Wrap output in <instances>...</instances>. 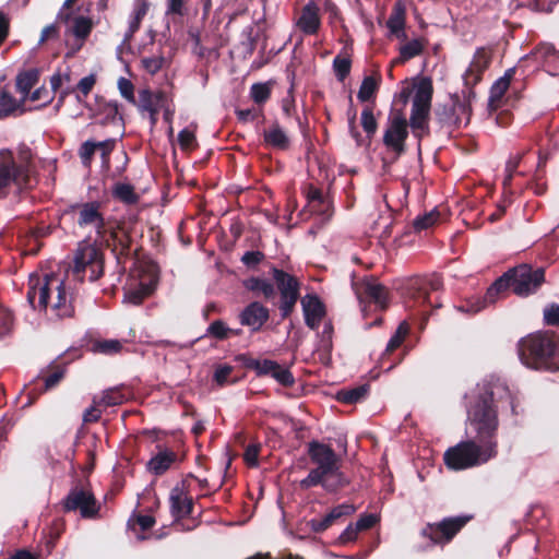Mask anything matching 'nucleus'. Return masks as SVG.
Returning a JSON list of instances; mask_svg holds the SVG:
<instances>
[{"mask_svg":"<svg viewBox=\"0 0 559 559\" xmlns=\"http://www.w3.org/2000/svg\"><path fill=\"white\" fill-rule=\"evenodd\" d=\"M104 265L105 258L100 248L91 243H81L74 252L66 277L49 273L43 277L29 278L27 301L33 309H47L50 305L58 318H72L79 292L71 281L83 284L85 278H88L90 282H95L103 276Z\"/></svg>","mask_w":559,"mask_h":559,"instance_id":"f257e3e1","label":"nucleus"},{"mask_svg":"<svg viewBox=\"0 0 559 559\" xmlns=\"http://www.w3.org/2000/svg\"><path fill=\"white\" fill-rule=\"evenodd\" d=\"M510 406L515 412V396L504 381L491 377L477 384L467 405V423L477 440L497 441L499 411Z\"/></svg>","mask_w":559,"mask_h":559,"instance_id":"f03ea898","label":"nucleus"},{"mask_svg":"<svg viewBox=\"0 0 559 559\" xmlns=\"http://www.w3.org/2000/svg\"><path fill=\"white\" fill-rule=\"evenodd\" d=\"M545 281L544 269L533 270L531 266L520 265L498 278L488 289L484 298L475 297L460 306L461 311L477 313L487 304H493L498 294L508 288L518 296H527L534 293Z\"/></svg>","mask_w":559,"mask_h":559,"instance_id":"7ed1b4c3","label":"nucleus"},{"mask_svg":"<svg viewBox=\"0 0 559 559\" xmlns=\"http://www.w3.org/2000/svg\"><path fill=\"white\" fill-rule=\"evenodd\" d=\"M308 455L314 468L300 481L302 488L321 485L325 490L334 492L349 484L341 471V457L331 445L311 441L308 443Z\"/></svg>","mask_w":559,"mask_h":559,"instance_id":"20e7f679","label":"nucleus"},{"mask_svg":"<svg viewBox=\"0 0 559 559\" xmlns=\"http://www.w3.org/2000/svg\"><path fill=\"white\" fill-rule=\"evenodd\" d=\"M33 155L28 147L19 152L17 157L9 150L0 151V199L9 195L11 189L23 192L34 187Z\"/></svg>","mask_w":559,"mask_h":559,"instance_id":"39448f33","label":"nucleus"},{"mask_svg":"<svg viewBox=\"0 0 559 559\" xmlns=\"http://www.w3.org/2000/svg\"><path fill=\"white\" fill-rule=\"evenodd\" d=\"M521 361L528 368L545 371L559 370V346L554 333L535 332L521 338L518 344Z\"/></svg>","mask_w":559,"mask_h":559,"instance_id":"423d86ee","label":"nucleus"},{"mask_svg":"<svg viewBox=\"0 0 559 559\" xmlns=\"http://www.w3.org/2000/svg\"><path fill=\"white\" fill-rule=\"evenodd\" d=\"M498 454L497 441L464 440L450 447L443 454L445 466L452 471H463L486 464Z\"/></svg>","mask_w":559,"mask_h":559,"instance_id":"0eeeda50","label":"nucleus"},{"mask_svg":"<svg viewBox=\"0 0 559 559\" xmlns=\"http://www.w3.org/2000/svg\"><path fill=\"white\" fill-rule=\"evenodd\" d=\"M66 513L79 512L82 519L96 520L99 518L100 503L97 501L88 483L78 481L61 500Z\"/></svg>","mask_w":559,"mask_h":559,"instance_id":"6e6552de","label":"nucleus"},{"mask_svg":"<svg viewBox=\"0 0 559 559\" xmlns=\"http://www.w3.org/2000/svg\"><path fill=\"white\" fill-rule=\"evenodd\" d=\"M100 245L108 248L115 255L117 263L122 264L132 253L133 239L131 229L122 219H114L105 227V233L97 236Z\"/></svg>","mask_w":559,"mask_h":559,"instance_id":"1a4fd4ad","label":"nucleus"},{"mask_svg":"<svg viewBox=\"0 0 559 559\" xmlns=\"http://www.w3.org/2000/svg\"><path fill=\"white\" fill-rule=\"evenodd\" d=\"M433 87L431 80L423 79L416 87L413 98L409 124L414 134L421 139L428 132V119L431 107Z\"/></svg>","mask_w":559,"mask_h":559,"instance_id":"9d476101","label":"nucleus"},{"mask_svg":"<svg viewBox=\"0 0 559 559\" xmlns=\"http://www.w3.org/2000/svg\"><path fill=\"white\" fill-rule=\"evenodd\" d=\"M472 520V515L448 516L439 522L427 523L420 535L430 540L432 545L444 546L449 544L459 532Z\"/></svg>","mask_w":559,"mask_h":559,"instance_id":"9b49d317","label":"nucleus"},{"mask_svg":"<svg viewBox=\"0 0 559 559\" xmlns=\"http://www.w3.org/2000/svg\"><path fill=\"white\" fill-rule=\"evenodd\" d=\"M103 206L102 201L94 200L72 204L70 212L75 214V222L80 228L93 227L97 237L105 233V227L110 222L106 219Z\"/></svg>","mask_w":559,"mask_h":559,"instance_id":"f8f14e48","label":"nucleus"},{"mask_svg":"<svg viewBox=\"0 0 559 559\" xmlns=\"http://www.w3.org/2000/svg\"><path fill=\"white\" fill-rule=\"evenodd\" d=\"M272 275L280 292L281 316L285 319L294 311L299 298L300 283L294 275L276 267L272 269Z\"/></svg>","mask_w":559,"mask_h":559,"instance_id":"ddd939ff","label":"nucleus"},{"mask_svg":"<svg viewBox=\"0 0 559 559\" xmlns=\"http://www.w3.org/2000/svg\"><path fill=\"white\" fill-rule=\"evenodd\" d=\"M78 0H66L57 14V22L66 25L72 23L71 33L79 39H86L93 28L91 17L82 13V8L76 7Z\"/></svg>","mask_w":559,"mask_h":559,"instance_id":"4468645a","label":"nucleus"},{"mask_svg":"<svg viewBox=\"0 0 559 559\" xmlns=\"http://www.w3.org/2000/svg\"><path fill=\"white\" fill-rule=\"evenodd\" d=\"M407 136L408 124L406 118L401 114L390 117L383 133V144L386 150L400 157L406 151Z\"/></svg>","mask_w":559,"mask_h":559,"instance_id":"2eb2a0df","label":"nucleus"},{"mask_svg":"<svg viewBox=\"0 0 559 559\" xmlns=\"http://www.w3.org/2000/svg\"><path fill=\"white\" fill-rule=\"evenodd\" d=\"M246 367L253 370L259 377H272L284 386H292L295 382L294 376L288 368L271 359L249 358L246 361Z\"/></svg>","mask_w":559,"mask_h":559,"instance_id":"dca6fc26","label":"nucleus"},{"mask_svg":"<svg viewBox=\"0 0 559 559\" xmlns=\"http://www.w3.org/2000/svg\"><path fill=\"white\" fill-rule=\"evenodd\" d=\"M355 292L360 302H373L380 309L388 306V289L374 278H364L355 283Z\"/></svg>","mask_w":559,"mask_h":559,"instance_id":"f3484780","label":"nucleus"},{"mask_svg":"<svg viewBox=\"0 0 559 559\" xmlns=\"http://www.w3.org/2000/svg\"><path fill=\"white\" fill-rule=\"evenodd\" d=\"M295 27L306 36L317 35L321 27L320 8L313 1L307 2L294 17Z\"/></svg>","mask_w":559,"mask_h":559,"instance_id":"a211bd4d","label":"nucleus"},{"mask_svg":"<svg viewBox=\"0 0 559 559\" xmlns=\"http://www.w3.org/2000/svg\"><path fill=\"white\" fill-rule=\"evenodd\" d=\"M170 513L175 521L189 516L193 511V500L186 491L185 484L176 485L169 495Z\"/></svg>","mask_w":559,"mask_h":559,"instance_id":"6ab92c4d","label":"nucleus"},{"mask_svg":"<svg viewBox=\"0 0 559 559\" xmlns=\"http://www.w3.org/2000/svg\"><path fill=\"white\" fill-rule=\"evenodd\" d=\"M305 323L311 330L319 328L325 316V306L317 295H306L301 299Z\"/></svg>","mask_w":559,"mask_h":559,"instance_id":"aec40b11","label":"nucleus"},{"mask_svg":"<svg viewBox=\"0 0 559 559\" xmlns=\"http://www.w3.org/2000/svg\"><path fill=\"white\" fill-rule=\"evenodd\" d=\"M356 508L349 503H342L334 507L322 519H312L308 522L309 527L314 533H322L332 526L337 520L343 516H348L354 514Z\"/></svg>","mask_w":559,"mask_h":559,"instance_id":"412c9836","label":"nucleus"},{"mask_svg":"<svg viewBox=\"0 0 559 559\" xmlns=\"http://www.w3.org/2000/svg\"><path fill=\"white\" fill-rule=\"evenodd\" d=\"M492 60V48L479 47L476 49L473 59L465 72L466 79H473L478 82L483 73L489 68Z\"/></svg>","mask_w":559,"mask_h":559,"instance_id":"4be33fe9","label":"nucleus"},{"mask_svg":"<svg viewBox=\"0 0 559 559\" xmlns=\"http://www.w3.org/2000/svg\"><path fill=\"white\" fill-rule=\"evenodd\" d=\"M269 320V310L258 301L249 304L240 313V322L252 331H259Z\"/></svg>","mask_w":559,"mask_h":559,"instance_id":"5701e85b","label":"nucleus"},{"mask_svg":"<svg viewBox=\"0 0 559 559\" xmlns=\"http://www.w3.org/2000/svg\"><path fill=\"white\" fill-rule=\"evenodd\" d=\"M514 74L515 68H509L501 78L493 82L488 98V107L490 110H497L501 107L502 99L510 87Z\"/></svg>","mask_w":559,"mask_h":559,"instance_id":"b1692460","label":"nucleus"},{"mask_svg":"<svg viewBox=\"0 0 559 559\" xmlns=\"http://www.w3.org/2000/svg\"><path fill=\"white\" fill-rule=\"evenodd\" d=\"M167 97L168 95L164 91L152 92L150 88H143L139 91L136 106L141 111L158 114L160 108L165 106Z\"/></svg>","mask_w":559,"mask_h":559,"instance_id":"393cba45","label":"nucleus"},{"mask_svg":"<svg viewBox=\"0 0 559 559\" xmlns=\"http://www.w3.org/2000/svg\"><path fill=\"white\" fill-rule=\"evenodd\" d=\"M406 10L401 1L394 3L392 12L386 21V27L391 35L397 39L405 41L407 38L405 32Z\"/></svg>","mask_w":559,"mask_h":559,"instance_id":"a878e982","label":"nucleus"},{"mask_svg":"<svg viewBox=\"0 0 559 559\" xmlns=\"http://www.w3.org/2000/svg\"><path fill=\"white\" fill-rule=\"evenodd\" d=\"M178 455L173 450H163L151 457L146 464L150 473L160 476L165 474L173 464L177 462Z\"/></svg>","mask_w":559,"mask_h":559,"instance_id":"bb28decb","label":"nucleus"},{"mask_svg":"<svg viewBox=\"0 0 559 559\" xmlns=\"http://www.w3.org/2000/svg\"><path fill=\"white\" fill-rule=\"evenodd\" d=\"M534 58L548 68V71L559 69V50L551 44H540L533 51Z\"/></svg>","mask_w":559,"mask_h":559,"instance_id":"cd10ccee","label":"nucleus"},{"mask_svg":"<svg viewBox=\"0 0 559 559\" xmlns=\"http://www.w3.org/2000/svg\"><path fill=\"white\" fill-rule=\"evenodd\" d=\"M427 39L424 37L413 38L402 44L399 48V57L394 60V63H404L415 57L420 56L426 46Z\"/></svg>","mask_w":559,"mask_h":559,"instance_id":"c85d7f7f","label":"nucleus"},{"mask_svg":"<svg viewBox=\"0 0 559 559\" xmlns=\"http://www.w3.org/2000/svg\"><path fill=\"white\" fill-rule=\"evenodd\" d=\"M111 197L128 206L135 205L140 201V194L136 193L133 185L118 181L111 187Z\"/></svg>","mask_w":559,"mask_h":559,"instance_id":"c756f323","label":"nucleus"},{"mask_svg":"<svg viewBox=\"0 0 559 559\" xmlns=\"http://www.w3.org/2000/svg\"><path fill=\"white\" fill-rule=\"evenodd\" d=\"M263 138L264 142L274 148L286 150L289 147V138L277 122L264 130Z\"/></svg>","mask_w":559,"mask_h":559,"instance_id":"7c9ffc66","label":"nucleus"},{"mask_svg":"<svg viewBox=\"0 0 559 559\" xmlns=\"http://www.w3.org/2000/svg\"><path fill=\"white\" fill-rule=\"evenodd\" d=\"M127 400L124 388L114 386L104 390L100 396H94L93 403L104 408L122 404Z\"/></svg>","mask_w":559,"mask_h":559,"instance_id":"2f4dec72","label":"nucleus"},{"mask_svg":"<svg viewBox=\"0 0 559 559\" xmlns=\"http://www.w3.org/2000/svg\"><path fill=\"white\" fill-rule=\"evenodd\" d=\"M242 285L246 289L255 295H262L265 299H273L275 297L274 285L265 278L252 276L243 280Z\"/></svg>","mask_w":559,"mask_h":559,"instance_id":"473e14b6","label":"nucleus"},{"mask_svg":"<svg viewBox=\"0 0 559 559\" xmlns=\"http://www.w3.org/2000/svg\"><path fill=\"white\" fill-rule=\"evenodd\" d=\"M157 280L152 278L148 284L140 283L134 289H129L124 294V298L128 302L139 306L145 298L151 296L156 288Z\"/></svg>","mask_w":559,"mask_h":559,"instance_id":"72a5a7b5","label":"nucleus"},{"mask_svg":"<svg viewBox=\"0 0 559 559\" xmlns=\"http://www.w3.org/2000/svg\"><path fill=\"white\" fill-rule=\"evenodd\" d=\"M39 72L37 69H28L20 72L16 76V90L23 95V99L29 94L31 90L37 84Z\"/></svg>","mask_w":559,"mask_h":559,"instance_id":"f704fd0d","label":"nucleus"},{"mask_svg":"<svg viewBox=\"0 0 559 559\" xmlns=\"http://www.w3.org/2000/svg\"><path fill=\"white\" fill-rule=\"evenodd\" d=\"M148 5L145 1H139L133 10L132 19L129 24V28L124 34L123 43H130L133 35L139 31L141 22L146 15Z\"/></svg>","mask_w":559,"mask_h":559,"instance_id":"c9c22d12","label":"nucleus"},{"mask_svg":"<svg viewBox=\"0 0 559 559\" xmlns=\"http://www.w3.org/2000/svg\"><path fill=\"white\" fill-rule=\"evenodd\" d=\"M98 114L103 116L102 123H114L117 119L122 121L119 114V104L117 100L103 102L98 104Z\"/></svg>","mask_w":559,"mask_h":559,"instance_id":"e433bc0d","label":"nucleus"},{"mask_svg":"<svg viewBox=\"0 0 559 559\" xmlns=\"http://www.w3.org/2000/svg\"><path fill=\"white\" fill-rule=\"evenodd\" d=\"M189 223L197 224L200 227L201 230L198 235V245L203 251H206L205 243H206V239H207V234H204V226L206 225V221H204V218H201L200 221L195 222V219L193 217H191L187 222H182L178 228V234H179L181 241L185 245H189L191 242L190 238H188L187 240L183 239V230Z\"/></svg>","mask_w":559,"mask_h":559,"instance_id":"4c0bfd02","label":"nucleus"},{"mask_svg":"<svg viewBox=\"0 0 559 559\" xmlns=\"http://www.w3.org/2000/svg\"><path fill=\"white\" fill-rule=\"evenodd\" d=\"M360 123L367 138L371 140L377 132L378 122L373 115V110L370 107H365L361 111Z\"/></svg>","mask_w":559,"mask_h":559,"instance_id":"58836bf2","label":"nucleus"},{"mask_svg":"<svg viewBox=\"0 0 559 559\" xmlns=\"http://www.w3.org/2000/svg\"><path fill=\"white\" fill-rule=\"evenodd\" d=\"M408 332H409L408 323L406 321H402L399 324L395 333L389 340L386 348H385V353L390 354V353L394 352L396 348H399L402 345V343L404 342Z\"/></svg>","mask_w":559,"mask_h":559,"instance_id":"ea45409f","label":"nucleus"},{"mask_svg":"<svg viewBox=\"0 0 559 559\" xmlns=\"http://www.w3.org/2000/svg\"><path fill=\"white\" fill-rule=\"evenodd\" d=\"M17 107V100L7 90H2L0 92V119L12 115Z\"/></svg>","mask_w":559,"mask_h":559,"instance_id":"a19ab883","label":"nucleus"},{"mask_svg":"<svg viewBox=\"0 0 559 559\" xmlns=\"http://www.w3.org/2000/svg\"><path fill=\"white\" fill-rule=\"evenodd\" d=\"M426 282L427 281L425 280V277L421 276L411 277L405 282V289L407 294L413 298L417 297V294L418 296H420L423 292V300L426 301L428 298L426 294Z\"/></svg>","mask_w":559,"mask_h":559,"instance_id":"79ce46f5","label":"nucleus"},{"mask_svg":"<svg viewBox=\"0 0 559 559\" xmlns=\"http://www.w3.org/2000/svg\"><path fill=\"white\" fill-rule=\"evenodd\" d=\"M92 349L94 353H99L104 355H114L119 353L122 349V344L118 340H102L96 341Z\"/></svg>","mask_w":559,"mask_h":559,"instance_id":"37998d69","label":"nucleus"},{"mask_svg":"<svg viewBox=\"0 0 559 559\" xmlns=\"http://www.w3.org/2000/svg\"><path fill=\"white\" fill-rule=\"evenodd\" d=\"M452 111L455 115V122H461L465 118L468 122L471 117V105L467 100L461 99L459 96L452 97Z\"/></svg>","mask_w":559,"mask_h":559,"instance_id":"c03bdc74","label":"nucleus"},{"mask_svg":"<svg viewBox=\"0 0 559 559\" xmlns=\"http://www.w3.org/2000/svg\"><path fill=\"white\" fill-rule=\"evenodd\" d=\"M368 390V385H360L347 391H342L338 393V400L346 404L357 403L367 395Z\"/></svg>","mask_w":559,"mask_h":559,"instance_id":"a18cd8bd","label":"nucleus"},{"mask_svg":"<svg viewBox=\"0 0 559 559\" xmlns=\"http://www.w3.org/2000/svg\"><path fill=\"white\" fill-rule=\"evenodd\" d=\"M96 151L95 141L87 140L81 144L78 154L84 167L90 168L92 166Z\"/></svg>","mask_w":559,"mask_h":559,"instance_id":"49530a36","label":"nucleus"},{"mask_svg":"<svg viewBox=\"0 0 559 559\" xmlns=\"http://www.w3.org/2000/svg\"><path fill=\"white\" fill-rule=\"evenodd\" d=\"M50 373L44 378V390L48 391L59 384L64 378L66 368L59 365L50 366Z\"/></svg>","mask_w":559,"mask_h":559,"instance_id":"de8ad7c7","label":"nucleus"},{"mask_svg":"<svg viewBox=\"0 0 559 559\" xmlns=\"http://www.w3.org/2000/svg\"><path fill=\"white\" fill-rule=\"evenodd\" d=\"M377 90L378 82L372 76H366L361 82L357 97L360 102H368Z\"/></svg>","mask_w":559,"mask_h":559,"instance_id":"09e8293b","label":"nucleus"},{"mask_svg":"<svg viewBox=\"0 0 559 559\" xmlns=\"http://www.w3.org/2000/svg\"><path fill=\"white\" fill-rule=\"evenodd\" d=\"M250 96L257 104L265 103L271 96L270 83H255L250 88Z\"/></svg>","mask_w":559,"mask_h":559,"instance_id":"8fccbe9b","label":"nucleus"},{"mask_svg":"<svg viewBox=\"0 0 559 559\" xmlns=\"http://www.w3.org/2000/svg\"><path fill=\"white\" fill-rule=\"evenodd\" d=\"M439 216H440L439 212L437 210H432V211L415 218L413 226H414L415 230H417V231L425 230V229L433 226L438 222Z\"/></svg>","mask_w":559,"mask_h":559,"instance_id":"3c124183","label":"nucleus"},{"mask_svg":"<svg viewBox=\"0 0 559 559\" xmlns=\"http://www.w3.org/2000/svg\"><path fill=\"white\" fill-rule=\"evenodd\" d=\"M96 150L99 151L102 163L105 168H109L110 164V154L115 148L116 141L114 139H108L100 142H95Z\"/></svg>","mask_w":559,"mask_h":559,"instance_id":"603ef678","label":"nucleus"},{"mask_svg":"<svg viewBox=\"0 0 559 559\" xmlns=\"http://www.w3.org/2000/svg\"><path fill=\"white\" fill-rule=\"evenodd\" d=\"M118 88L121 94V96L129 102L132 105H136V99L134 96V85L133 83L127 79V78H119L118 79Z\"/></svg>","mask_w":559,"mask_h":559,"instance_id":"864d4df0","label":"nucleus"},{"mask_svg":"<svg viewBox=\"0 0 559 559\" xmlns=\"http://www.w3.org/2000/svg\"><path fill=\"white\" fill-rule=\"evenodd\" d=\"M333 68L338 80L343 81L350 72V60L337 56L333 61Z\"/></svg>","mask_w":559,"mask_h":559,"instance_id":"5fc2aeb1","label":"nucleus"},{"mask_svg":"<svg viewBox=\"0 0 559 559\" xmlns=\"http://www.w3.org/2000/svg\"><path fill=\"white\" fill-rule=\"evenodd\" d=\"M260 444L257 443L249 444L246 448L243 453V460L249 467H257L259 465L258 457L260 453Z\"/></svg>","mask_w":559,"mask_h":559,"instance_id":"6e6d98bb","label":"nucleus"},{"mask_svg":"<svg viewBox=\"0 0 559 559\" xmlns=\"http://www.w3.org/2000/svg\"><path fill=\"white\" fill-rule=\"evenodd\" d=\"M189 37L193 43L192 51L198 57H204L205 56V48L201 45L202 41V35L200 31L195 27H191L189 29Z\"/></svg>","mask_w":559,"mask_h":559,"instance_id":"4d7b16f0","label":"nucleus"},{"mask_svg":"<svg viewBox=\"0 0 559 559\" xmlns=\"http://www.w3.org/2000/svg\"><path fill=\"white\" fill-rule=\"evenodd\" d=\"M234 334H236L235 331L226 326L223 321L212 322V337L224 340Z\"/></svg>","mask_w":559,"mask_h":559,"instance_id":"13d9d810","label":"nucleus"},{"mask_svg":"<svg viewBox=\"0 0 559 559\" xmlns=\"http://www.w3.org/2000/svg\"><path fill=\"white\" fill-rule=\"evenodd\" d=\"M163 57H146L141 60L143 68L151 74L157 73L164 64Z\"/></svg>","mask_w":559,"mask_h":559,"instance_id":"bf43d9fd","label":"nucleus"},{"mask_svg":"<svg viewBox=\"0 0 559 559\" xmlns=\"http://www.w3.org/2000/svg\"><path fill=\"white\" fill-rule=\"evenodd\" d=\"M13 314L11 311L0 310V336L7 335L11 332L13 326Z\"/></svg>","mask_w":559,"mask_h":559,"instance_id":"052dcab7","label":"nucleus"},{"mask_svg":"<svg viewBox=\"0 0 559 559\" xmlns=\"http://www.w3.org/2000/svg\"><path fill=\"white\" fill-rule=\"evenodd\" d=\"M95 84H96V75L90 74L79 81V83L76 84V90L84 97H86L92 92Z\"/></svg>","mask_w":559,"mask_h":559,"instance_id":"680f3d73","label":"nucleus"},{"mask_svg":"<svg viewBox=\"0 0 559 559\" xmlns=\"http://www.w3.org/2000/svg\"><path fill=\"white\" fill-rule=\"evenodd\" d=\"M359 534V530L356 527L355 524H349L340 535L338 543L342 545H347L349 543H353L357 539Z\"/></svg>","mask_w":559,"mask_h":559,"instance_id":"e2e57ef3","label":"nucleus"},{"mask_svg":"<svg viewBox=\"0 0 559 559\" xmlns=\"http://www.w3.org/2000/svg\"><path fill=\"white\" fill-rule=\"evenodd\" d=\"M59 37V27L57 23L45 26L40 33L39 44H45L48 40L57 39Z\"/></svg>","mask_w":559,"mask_h":559,"instance_id":"0e129e2a","label":"nucleus"},{"mask_svg":"<svg viewBox=\"0 0 559 559\" xmlns=\"http://www.w3.org/2000/svg\"><path fill=\"white\" fill-rule=\"evenodd\" d=\"M231 371H233V367H230V366H227V365L219 366L215 370L214 380L216 381V383L219 386H223L229 382L228 377L230 376Z\"/></svg>","mask_w":559,"mask_h":559,"instance_id":"69168bd1","label":"nucleus"},{"mask_svg":"<svg viewBox=\"0 0 559 559\" xmlns=\"http://www.w3.org/2000/svg\"><path fill=\"white\" fill-rule=\"evenodd\" d=\"M263 258L264 254L261 251H247L242 255L241 261L248 267H254L263 260Z\"/></svg>","mask_w":559,"mask_h":559,"instance_id":"338daca9","label":"nucleus"},{"mask_svg":"<svg viewBox=\"0 0 559 559\" xmlns=\"http://www.w3.org/2000/svg\"><path fill=\"white\" fill-rule=\"evenodd\" d=\"M544 319L547 324L556 325L559 324V306L551 305L544 311Z\"/></svg>","mask_w":559,"mask_h":559,"instance_id":"774afa93","label":"nucleus"}]
</instances>
